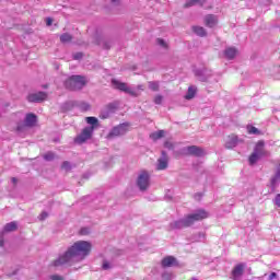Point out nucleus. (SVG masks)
<instances>
[{"instance_id":"4c0bfd02","label":"nucleus","mask_w":280,"mask_h":280,"mask_svg":"<svg viewBox=\"0 0 280 280\" xmlns=\"http://www.w3.org/2000/svg\"><path fill=\"white\" fill-rule=\"evenodd\" d=\"M164 148H166V150H174V143L170 141H165Z\"/></svg>"},{"instance_id":"2eb2a0df","label":"nucleus","mask_w":280,"mask_h":280,"mask_svg":"<svg viewBox=\"0 0 280 280\" xmlns=\"http://www.w3.org/2000/svg\"><path fill=\"white\" fill-rule=\"evenodd\" d=\"M279 180H280V162L276 168L275 175L270 179L271 191H275V189H277V186L279 185Z\"/></svg>"},{"instance_id":"e433bc0d","label":"nucleus","mask_w":280,"mask_h":280,"mask_svg":"<svg viewBox=\"0 0 280 280\" xmlns=\"http://www.w3.org/2000/svg\"><path fill=\"white\" fill-rule=\"evenodd\" d=\"M82 58H84V54L82 52L73 54V60H82Z\"/></svg>"},{"instance_id":"0eeeda50","label":"nucleus","mask_w":280,"mask_h":280,"mask_svg":"<svg viewBox=\"0 0 280 280\" xmlns=\"http://www.w3.org/2000/svg\"><path fill=\"white\" fill-rule=\"evenodd\" d=\"M38 117L35 114H26L24 124H18V132H23V128H32L36 126Z\"/></svg>"},{"instance_id":"f704fd0d","label":"nucleus","mask_w":280,"mask_h":280,"mask_svg":"<svg viewBox=\"0 0 280 280\" xmlns=\"http://www.w3.org/2000/svg\"><path fill=\"white\" fill-rule=\"evenodd\" d=\"M55 154H54V152H47L46 154H44V160L45 161H54V159H55Z\"/></svg>"},{"instance_id":"72a5a7b5","label":"nucleus","mask_w":280,"mask_h":280,"mask_svg":"<svg viewBox=\"0 0 280 280\" xmlns=\"http://www.w3.org/2000/svg\"><path fill=\"white\" fill-rule=\"evenodd\" d=\"M162 279L163 280H172V279H174V275H172V272L164 271L162 273Z\"/></svg>"},{"instance_id":"5701e85b","label":"nucleus","mask_w":280,"mask_h":280,"mask_svg":"<svg viewBox=\"0 0 280 280\" xmlns=\"http://www.w3.org/2000/svg\"><path fill=\"white\" fill-rule=\"evenodd\" d=\"M205 240H207V236L205 235V233L199 232L197 234H192L190 236V242L196 243V242H205Z\"/></svg>"},{"instance_id":"cd10ccee","label":"nucleus","mask_w":280,"mask_h":280,"mask_svg":"<svg viewBox=\"0 0 280 280\" xmlns=\"http://www.w3.org/2000/svg\"><path fill=\"white\" fill-rule=\"evenodd\" d=\"M73 40V36L69 33H63L60 35V43H71Z\"/></svg>"},{"instance_id":"f3484780","label":"nucleus","mask_w":280,"mask_h":280,"mask_svg":"<svg viewBox=\"0 0 280 280\" xmlns=\"http://www.w3.org/2000/svg\"><path fill=\"white\" fill-rule=\"evenodd\" d=\"M78 101H67L66 103L61 104L60 110L61 113H69V110H73L77 108Z\"/></svg>"},{"instance_id":"6e6552de","label":"nucleus","mask_w":280,"mask_h":280,"mask_svg":"<svg viewBox=\"0 0 280 280\" xmlns=\"http://www.w3.org/2000/svg\"><path fill=\"white\" fill-rule=\"evenodd\" d=\"M93 127L83 128L81 133L74 138V142L79 144L86 143L93 137Z\"/></svg>"},{"instance_id":"f8f14e48","label":"nucleus","mask_w":280,"mask_h":280,"mask_svg":"<svg viewBox=\"0 0 280 280\" xmlns=\"http://www.w3.org/2000/svg\"><path fill=\"white\" fill-rule=\"evenodd\" d=\"M117 110V104L109 103L105 106L103 110H101V119H108L113 113Z\"/></svg>"},{"instance_id":"9b49d317","label":"nucleus","mask_w":280,"mask_h":280,"mask_svg":"<svg viewBox=\"0 0 280 280\" xmlns=\"http://www.w3.org/2000/svg\"><path fill=\"white\" fill-rule=\"evenodd\" d=\"M195 75L196 78H198L200 82H207V80H209V78H211L213 73L211 72V70L207 68H202V69H196Z\"/></svg>"},{"instance_id":"ddd939ff","label":"nucleus","mask_w":280,"mask_h":280,"mask_svg":"<svg viewBox=\"0 0 280 280\" xmlns=\"http://www.w3.org/2000/svg\"><path fill=\"white\" fill-rule=\"evenodd\" d=\"M167 165H170V158L167 156V152L162 151L161 158L158 160L156 170H167Z\"/></svg>"},{"instance_id":"20e7f679","label":"nucleus","mask_w":280,"mask_h":280,"mask_svg":"<svg viewBox=\"0 0 280 280\" xmlns=\"http://www.w3.org/2000/svg\"><path fill=\"white\" fill-rule=\"evenodd\" d=\"M180 153L184 154V156H196L200 159L205 156V149L198 145H189L182 148Z\"/></svg>"},{"instance_id":"37998d69","label":"nucleus","mask_w":280,"mask_h":280,"mask_svg":"<svg viewBox=\"0 0 280 280\" xmlns=\"http://www.w3.org/2000/svg\"><path fill=\"white\" fill-rule=\"evenodd\" d=\"M50 280H65V277L58 276V275H52V276H50Z\"/></svg>"},{"instance_id":"a19ab883","label":"nucleus","mask_w":280,"mask_h":280,"mask_svg":"<svg viewBox=\"0 0 280 280\" xmlns=\"http://www.w3.org/2000/svg\"><path fill=\"white\" fill-rule=\"evenodd\" d=\"M163 102V96L162 95H156L154 98V104H162Z\"/></svg>"},{"instance_id":"39448f33","label":"nucleus","mask_w":280,"mask_h":280,"mask_svg":"<svg viewBox=\"0 0 280 280\" xmlns=\"http://www.w3.org/2000/svg\"><path fill=\"white\" fill-rule=\"evenodd\" d=\"M128 128H130V124L122 122V124L114 127L107 135V138L113 139L114 137H124V135H126V132H128Z\"/></svg>"},{"instance_id":"7c9ffc66","label":"nucleus","mask_w":280,"mask_h":280,"mask_svg":"<svg viewBox=\"0 0 280 280\" xmlns=\"http://www.w3.org/2000/svg\"><path fill=\"white\" fill-rule=\"evenodd\" d=\"M261 159V155H259L258 153L253 152L249 156V165H255V163H257L258 160Z\"/></svg>"},{"instance_id":"c03bdc74","label":"nucleus","mask_w":280,"mask_h":280,"mask_svg":"<svg viewBox=\"0 0 280 280\" xmlns=\"http://www.w3.org/2000/svg\"><path fill=\"white\" fill-rule=\"evenodd\" d=\"M276 207H280V194H278L273 200Z\"/></svg>"},{"instance_id":"09e8293b","label":"nucleus","mask_w":280,"mask_h":280,"mask_svg":"<svg viewBox=\"0 0 280 280\" xmlns=\"http://www.w3.org/2000/svg\"><path fill=\"white\" fill-rule=\"evenodd\" d=\"M51 23H54V20L51 18L46 19V25L50 26Z\"/></svg>"},{"instance_id":"5fc2aeb1","label":"nucleus","mask_w":280,"mask_h":280,"mask_svg":"<svg viewBox=\"0 0 280 280\" xmlns=\"http://www.w3.org/2000/svg\"><path fill=\"white\" fill-rule=\"evenodd\" d=\"M194 280H197L196 278H194Z\"/></svg>"},{"instance_id":"79ce46f5","label":"nucleus","mask_w":280,"mask_h":280,"mask_svg":"<svg viewBox=\"0 0 280 280\" xmlns=\"http://www.w3.org/2000/svg\"><path fill=\"white\" fill-rule=\"evenodd\" d=\"M48 217H49V213H47V212L44 211V212H42V213L39 214L38 218H39V220L43 221V220H47Z\"/></svg>"},{"instance_id":"c85d7f7f","label":"nucleus","mask_w":280,"mask_h":280,"mask_svg":"<svg viewBox=\"0 0 280 280\" xmlns=\"http://www.w3.org/2000/svg\"><path fill=\"white\" fill-rule=\"evenodd\" d=\"M185 97L186 100H194V97H196V88L189 86Z\"/></svg>"},{"instance_id":"603ef678","label":"nucleus","mask_w":280,"mask_h":280,"mask_svg":"<svg viewBox=\"0 0 280 280\" xmlns=\"http://www.w3.org/2000/svg\"><path fill=\"white\" fill-rule=\"evenodd\" d=\"M112 3H117V0H112Z\"/></svg>"},{"instance_id":"4be33fe9","label":"nucleus","mask_w":280,"mask_h":280,"mask_svg":"<svg viewBox=\"0 0 280 280\" xmlns=\"http://www.w3.org/2000/svg\"><path fill=\"white\" fill-rule=\"evenodd\" d=\"M85 121H86V124L90 125V126H88V128H93V131L95 132V128H97L100 120L96 117L89 116L85 118Z\"/></svg>"},{"instance_id":"a18cd8bd","label":"nucleus","mask_w":280,"mask_h":280,"mask_svg":"<svg viewBox=\"0 0 280 280\" xmlns=\"http://www.w3.org/2000/svg\"><path fill=\"white\" fill-rule=\"evenodd\" d=\"M269 280L277 279V272H271L268 277Z\"/></svg>"},{"instance_id":"a211bd4d","label":"nucleus","mask_w":280,"mask_h":280,"mask_svg":"<svg viewBox=\"0 0 280 280\" xmlns=\"http://www.w3.org/2000/svg\"><path fill=\"white\" fill-rule=\"evenodd\" d=\"M174 266H178V260L173 256H167L162 260V268H172Z\"/></svg>"},{"instance_id":"864d4df0","label":"nucleus","mask_w":280,"mask_h":280,"mask_svg":"<svg viewBox=\"0 0 280 280\" xmlns=\"http://www.w3.org/2000/svg\"><path fill=\"white\" fill-rule=\"evenodd\" d=\"M81 233L84 234V230H81Z\"/></svg>"},{"instance_id":"c9c22d12","label":"nucleus","mask_w":280,"mask_h":280,"mask_svg":"<svg viewBox=\"0 0 280 280\" xmlns=\"http://www.w3.org/2000/svg\"><path fill=\"white\" fill-rule=\"evenodd\" d=\"M102 268H103V270H110V268H113V266L107 260H104Z\"/></svg>"},{"instance_id":"412c9836","label":"nucleus","mask_w":280,"mask_h":280,"mask_svg":"<svg viewBox=\"0 0 280 280\" xmlns=\"http://www.w3.org/2000/svg\"><path fill=\"white\" fill-rule=\"evenodd\" d=\"M19 229V224L16 221L9 222L3 228V233H12Z\"/></svg>"},{"instance_id":"8fccbe9b","label":"nucleus","mask_w":280,"mask_h":280,"mask_svg":"<svg viewBox=\"0 0 280 280\" xmlns=\"http://www.w3.org/2000/svg\"><path fill=\"white\" fill-rule=\"evenodd\" d=\"M11 183H13V185H16V183H19V179H16V177H12Z\"/></svg>"},{"instance_id":"393cba45","label":"nucleus","mask_w":280,"mask_h":280,"mask_svg":"<svg viewBox=\"0 0 280 280\" xmlns=\"http://www.w3.org/2000/svg\"><path fill=\"white\" fill-rule=\"evenodd\" d=\"M192 32L200 37L207 36V30L202 26H192Z\"/></svg>"},{"instance_id":"1a4fd4ad","label":"nucleus","mask_w":280,"mask_h":280,"mask_svg":"<svg viewBox=\"0 0 280 280\" xmlns=\"http://www.w3.org/2000/svg\"><path fill=\"white\" fill-rule=\"evenodd\" d=\"M112 84L114 89H117L118 91H122L124 93H128V95H136L135 90L128 86V84L118 81L117 79L112 80Z\"/></svg>"},{"instance_id":"2f4dec72","label":"nucleus","mask_w":280,"mask_h":280,"mask_svg":"<svg viewBox=\"0 0 280 280\" xmlns=\"http://www.w3.org/2000/svg\"><path fill=\"white\" fill-rule=\"evenodd\" d=\"M160 86H161V84L159 83V81H151V82H149L150 91L156 92V91H159Z\"/></svg>"},{"instance_id":"f257e3e1","label":"nucleus","mask_w":280,"mask_h":280,"mask_svg":"<svg viewBox=\"0 0 280 280\" xmlns=\"http://www.w3.org/2000/svg\"><path fill=\"white\" fill-rule=\"evenodd\" d=\"M91 248H93V245L89 241H77L52 262V266L55 268H59V266H73V261H82V259L89 257Z\"/></svg>"},{"instance_id":"ea45409f","label":"nucleus","mask_w":280,"mask_h":280,"mask_svg":"<svg viewBox=\"0 0 280 280\" xmlns=\"http://www.w3.org/2000/svg\"><path fill=\"white\" fill-rule=\"evenodd\" d=\"M156 43L158 45H160V47H167V45L165 44V39L163 38H158Z\"/></svg>"},{"instance_id":"4468645a","label":"nucleus","mask_w":280,"mask_h":280,"mask_svg":"<svg viewBox=\"0 0 280 280\" xmlns=\"http://www.w3.org/2000/svg\"><path fill=\"white\" fill-rule=\"evenodd\" d=\"M246 268V264L241 262L236 265L232 270V277L233 280H240V278L244 275V269Z\"/></svg>"},{"instance_id":"bb28decb","label":"nucleus","mask_w":280,"mask_h":280,"mask_svg":"<svg viewBox=\"0 0 280 280\" xmlns=\"http://www.w3.org/2000/svg\"><path fill=\"white\" fill-rule=\"evenodd\" d=\"M165 137V130H159L150 135V138L153 141H159V139H163Z\"/></svg>"},{"instance_id":"58836bf2","label":"nucleus","mask_w":280,"mask_h":280,"mask_svg":"<svg viewBox=\"0 0 280 280\" xmlns=\"http://www.w3.org/2000/svg\"><path fill=\"white\" fill-rule=\"evenodd\" d=\"M201 0H187L186 8H191L195 3H199Z\"/></svg>"},{"instance_id":"6ab92c4d","label":"nucleus","mask_w":280,"mask_h":280,"mask_svg":"<svg viewBox=\"0 0 280 280\" xmlns=\"http://www.w3.org/2000/svg\"><path fill=\"white\" fill-rule=\"evenodd\" d=\"M237 136H230L225 141V148L228 150H233V148L237 147Z\"/></svg>"},{"instance_id":"3c124183","label":"nucleus","mask_w":280,"mask_h":280,"mask_svg":"<svg viewBox=\"0 0 280 280\" xmlns=\"http://www.w3.org/2000/svg\"><path fill=\"white\" fill-rule=\"evenodd\" d=\"M267 4L270 5V0H266Z\"/></svg>"},{"instance_id":"9d476101","label":"nucleus","mask_w":280,"mask_h":280,"mask_svg":"<svg viewBox=\"0 0 280 280\" xmlns=\"http://www.w3.org/2000/svg\"><path fill=\"white\" fill-rule=\"evenodd\" d=\"M47 100V93L45 92H37L28 94L27 101L32 104H40V102H45Z\"/></svg>"},{"instance_id":"de8ad7c7","label":"nucleus","mask_w":280,"mask_h":280,"mask_svg":"<svg viewBox=\"0 0 280 280\" xmlns=\"http://www.w3.org/2000/svg\"><path fill=\"white\" fill-rule=\"evenodd\" d=\"M5 241L3 240V235L0 236V248H3Z\"/></svg>"},{"instance_id":"dca6fc26","label":"nucleus","mask_w":280,"mask_h":280,"mask_svg":"<svg viewBox=\"0 0 280 280\" xmlns=\"http://www.w3.org/2000/svg\"><path fill=\"white\" fill-rule=\"evenodd\" d=\"M206 27H215L218 25V15L208 14L203 19Z\"/></svg>"},{"instance_id":"aec40b11","label":"nucleus","mask_w":280,"mask_h":280,"mask_svg":"<svg viewBox=\"0 0 280 280\" xmlns=\"http://www.w3.org/2000/svg\"><path fill=\"white\" fill-rule=\"evenodd\" d=\"M224 56L228 60H233L237 56V48L229 47L224 50Z\"/></svg>"},{"instance_id":"7ed1b4c3","label":"nucleus","mask_w":280,"mask_h":280,"mask_svg":"<svg viewBox=\"0 0 280 280\" xmlns=\"http://www.w3.org/2000/svg\"><path fill=\"white\" fill-rule=\"evenodd\" d=\"M86 86V77L74 74L65 81V88L68 91H82Z\"/></svg>"},{"instance_id":"a878e982","label":"nucleus","mask_w":280,"mask_h":280,"mask_svg":"<svg viewBox=\"0 0 280 280\" xmlns=\"http://www.w3.org/2000/svg\"><path fill=\"white\" fill-rule=\"evenodd\" d=\"M264 141H258L254 148V153L264 156Z\"/></svg>"},{"instance_id":"c756f323","label":"nucleus","mask_w":280,"mask_h":280,"mask_svg":"<svg viewBox=\"0 0 280 280\" xmlns=\"http://www.w3.org/2000/svg\"><path fill=\"white\" fill-rule=\"evenodd\" d=\"M247 132L248 135H256V136H259L261 135V130H259L257 127L255 126H247Z\"/></svg>"},{"instance_id":"423d86ee","label":"nucleus","mask_w":280,"mask_h":280,"mask_svg":"<svg viewBox=\"0 0 280 280\" xmlns=\"http://www.w3.org/2000/svg\"><path fill=\"white\" fill-rule=\"evenodd\" d=\"M137 187L140 191H147L150 187V174L145 171H142L137 178Z\"/></svg>"},{"instance_id":"49530a36","label":"nucleus","mask_w":280,"mask_h":280,"mask_svg":"<svg viewBox=\"0 0 280 280\" xmlns=\"http://www.w3.org/2000/svg\"><path fill=\"white\" fill-rule=\"evenodd\" d=\"M202 198V192L195 194V200H200Z\"/></svg>"},{"instance_id":"b1692460","label":"nucleus","mask_w":280,"mask_h":280,"mask_svg":"<svg viewBox=\"0 0 280 280\" xmlns=\"http://www.w3.org/2000/svg\"><path fill=\"white\" fill-rule=\"evenodd\" d=\"M77 108H79L82 113H86V110H91V105L86 102L77 101Z\"/></svg>"},{"instance_id":"f03ea898","label":"nucleus","mask_w":280,"mask_h":280,"mask_svg":"<svg viewBox=\"0 0 280 280\" xmlns=\"http://www.w3.org/2000/svg\"><path fill=\"white\" fill-rule=\"evenodd\" d=\"M209 218V213L202 209L195 211L191 214L186 215L183 219L173 221L170 223L171 231H180V229H189L195 222H200Z\"/></svg>"},{"instance_id":"473e14b6","label":"nucleus","mask_w":280,"mask_h":280,"mask_svg":"<svg viewBox=\"0 0 280 280\" xmlns=\"http://www.w3.org/2000/svg\"><path fill=\"white\" fill-rule=\"evenodd\" d=\"M61 168L65 170L66 172H71V170H72L71 162L65 161L61 164Z\"/></svg>"}]
</instances>
